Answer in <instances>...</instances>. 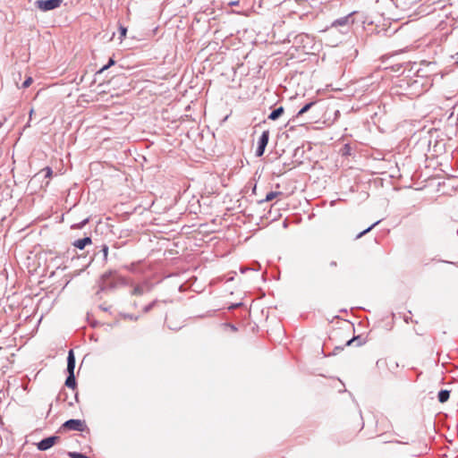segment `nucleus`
<instances>
[{
	"instance_id": "obj_1",
	"label": "nucleus",
	"mask_w": 458,
	"mask_h": 458,
	"mask_svg": "<svg viewBox=\"0 0 458 458\" xmlns=\"http://www.w3.org/2000/svg\"><path fill=\"white\" fill-rule=\"evenodd\" d=\"M62 428L64 430L84 431L86 423L81 420H69L63 424Z\"/></svg>"
},
{
	"instance_id": "obj_2",
	"label": "nucleus",
	"mask_w": 458,
	"mask_h": 458,
	"mask_svg": "<svg viewBox=\"0 0 458 458\" xmlns=\"http://www.w3.org/2000/svg\"><path fill=\"white\" fill-rule=\"evenodd\" d=\"M63 0H38L36 5L41 11L54 10L61 5Z\"/></svg>"
},
{
	"instance_id": "obj_3",
	"label": "nucleus",
	"mask_w": 458,
	"mask_h": 458,
	"mask_svg": "<svg viewBox=\"0 0 458 458\" xmlns=\"http://www.w3.org/2000/svg\"><path fill=\"white\" fill-rule=\"evenodd\" d=\"M269 131H264L258 141V148L256 151L257 157H261L264 154L265 148L268 143Z\"/></svg>"
},
{
	"instance_id": "obj_4",
	"label": "nucleus",
	"mask_w": 458,
	"mask_h": 458,
	"mask_svg": "<svg viewBox=\"0 0 458 458\" xmlns=\"http://www.w3.org/2000/svg\"><path fill=\"white\" fill-rule=\"evenodd\" d=\"M58 440V437H49L43 440H41L39 443H38L37 446L38 449L40 451H45L52 447L56 441Z\"/></svg>"
},
{
	"instance_id": "obj_5",
	"label": "nucleus",
	"mask_w": 458,
	"mask_h": 458,
	"mask_svg": "<svg viewBox=\"0 0 458 458\" xmlns=\"http://www.w3.org/2000/svg\"><path fill=\"white\" fill-rule=\"evenodd\" d=\"M376 368L379 375H385L387 373L388 361L386 358L379 359L376 363Z\"/></svg>"
},
{
	"instance_id": "obj_6",
	"label": "nucleus",
	"mask_w": 458,
	"mask_h": 458,
	"mask_svg": "<svg viewBox=\"0 0 458 458\" xmlns=\"http://www.w3.org/2000/svg\"><path fill=\"white\" fill-rule=\"evenodd\" d=\"M75 369V357L72 350L69 351L67 358V370L69 374H74Z\"/></svg>"
},
{
	"instance_id": "obj_7",
	"label": "nucleus",
	"mask_w": 458,
	"mask_h": 458,
	"mask_svg": "<svg viewBox=\"0 0 458 458\" xmlns=\"http://www.w3.org/2000/svg\"><path fill=\"white\" fill-rule=\"evenodd\" d=\"M91 242H92L89 237H85L75 241L73 245L80 250H83L87 245L91 244Z\"/></svg>"
},
{
	"instance_id": "obj_8",
	"label": "nucleus",
	"mask_w": 458,
	"mask_h": 458,
	"mask_svg": "<svg viewBox=\"0 0 458 458\" xmlns=\"http://www.w3.org/2000/svg\"><path fill=\"white\" fill-rule=\"evenodd\" d=\"M332 27H350V19H349V16H345V17H343V18H340L336 21H335L333 23H332Z\"/></svg>"
},
{
	"instance_id": "obj_9",
	"label": "nucleus",
	"mask_w": 458,
	"mask_h": 458,
	"mask_svg": "<svg viewBox=\"0 0 458 458\" xmlns=\"http://www.w3.org/2000/svg\"><path fill=\"white\" fill-rule=\"evenodd\" d=\"M284 107L280 106L276 109H275L271 114L268 115V118L270 120H276L278 117H280L284 114Z\"/></svg>"
},
{
	"instance_id": "obj_10",
	"label": "nucleus",
	"mask_w": 458,
	"mask_h": 458,
	"mask_svg": "<svg viewBox=\"0 0 458 458\" xmlns=\"http://www.w3.org/2000/svg\"><path fill=\"white\" fill-rule=\"evenodd\" d=\"M65 386L72 389L75 388L76 381H75L74 374H69L68 377L65 380Z\"/></svg>"
},
{
	"instance_id": "obj_11",
	"label": "nucleus",
	"mask_w": 458,
	"mask_h": 458,
	"mask_svg": "<svg viewBox=\"0 0 458 458\" xmlns=\"http://www.w3.org/2000/svg\"><path fill=\"white\" fill-rule=\"evenodd\" d=\"M450 392L448 390H441L438 393V401L440 403H445L449 399Z\"/></svg>"
},
{
	"instance_id": "obj_12",
	"label": "nucleus",
	"mask_w": 458,
	"mask_h": 458,
	"mask_svg": "<svg viewBox=\"0 0 458 458\" xmlns=\"http://www.w3.org/2000/svg\"><path fill=\"white\" fill-rule=\"evenodd\" d=\"M315 103L314 102H310V103H308L306 104L297 114V116H301L303 114H305L306 112H308L311 106L314 105Z\"/></svg>"
},
{
	"instance_id": "obj_13",
	"label": "nucleus",
	"mask_w": 458,
	"mask_h": 458,
	"mask_svg": "<svg viewBox=\"0 0 458 458\" xmlns=\"http://www.w3.org/2000/svg\"><path fill=\"white\" fill-rule=\"evenodd\" d=\"M280 194L278 191H270L266 195L265 201H271Z\"/></svg>"
},
{
	"instance_id": "obj_14",
	"label": "nucleus",
	"mask_w": 458,
	"mask_h": 458,
	"mask_svg": "<svg viewBox=\"0 0 458 458\" xmlns=\"http://www.w3.org/2000/svg\"><path fill=\"white\" fill-rule=\"evenodd\" d=\"M40 173H44L45 177L50 178L52 176L53 171L50 167L47 166V167H45L44 169H42L40 171Z\"/></svg>"
},
{
	"instance_id": "obj_15",
	"label": "nucleus",
	"mask_w": 458,
	"mask_h": 458,
	"mask_svg": "<svg viewBox=\"0 0 458 458\" xmlns=\"http://www.w3.org/2000/svg\"><path fill=\"white\" fill-rule=\"evenodd\" d=\"M69 455L72 457V458H89L88 456H86L85 454H80V453H69Z\"/></svg>"
},
{
	"instance_id": "obj_16",
	"label": "nucleus",
	"mask_w": 458,
	"mask_h": 458,
	"mask_svg": "<svg viewBox=\"0 0 458 458\" xmlns=\"http://www.w3.org/2000/svg\"><path fill=\"white\" fill-rule=\"evenodd\" d=\"M32 82H33L32 78H31V77H28V78L24 81V82H23V84H22V87H23L24 89H26V88L30 87V86L31 85V83H32Z\"/></svg>"
},
{
	"instance_id": "obj_17",
	"label": "nucleus",
	"mask_w": 458,
	"mask_h": 458,
	"mask_svg": "<svg viewBox=\"0 0 458 458\" xmlns=\"http://www.w3.org/2000/svg\"><path fill=\"white\" fill-rule=\"evenodd\" d=\"M143 293V290L141 287L140 286H136L133 291H132V294L133 295H141Z\"/></svg>"
},
{
	"instance_id": "obj_18",
	"label": "nucleus",
	"mask_w": 458,
	"mask_h": 458,
	"mask_svg": "<svg viewBox=\"0 0 458 458\" xmlns=\"http://www.w3.org/2000/svg\"><path fill=\"white\" fill-rule=\"evenodd\" d=\"M378 222H376L375 224H373L370 227H369L368 229L364 230L363 232L360 233L358 234V237H361L362 235H364L366 233H368L369 231H370L376 225H377Z\"/></svg>"
},
{
	"instance_id": "obj_19",
	"label": "nucleus",
	"mask_w": 458,
	"mask_h": 458,
	"mask_svg": "<svg viewBox=\"0 0 458 458\" xmlns=\"http://www.w3.org/2000/svg\"><path fill=\"white\" fill-rule=\"evenodd\" d=\"M120 31H121V37L123 38L126 37V32H127V30L126 28L124 27H121L120 28Z\"/></svg>"
},
{
	"instance_id": "obj_20",
	"label": "nucleus",
	"mask_w": 458,
	"mask_h": 458,
	"mask_svg": "<svg viewBox=\"0 0 458 458\" xmlns=\"http://www.w3.org/2000/svg\"><path fill=\"white\" fill-rule=\"evenodd\" d=\"M357 341H359V339L357 337H353V338H352V339L347 341L346 345H351L352 344H353V343H355Z\"/></svg>"
},
{
	"instance_id": "obj_21",
	"label": "nucleus",
	"mask_w": 458,
	"mask_h": 458,
	"mask_svg": "<svg viewBox=\"0 0 458 458\" xmlns=\"http://www.w3.org/2000/svg\"><path fill=\"white\" fill-rule=\"evenodd\" d=\"M114 64V59H112V58H111V59L109 60L108 64L103 67V70L107 69L109 66L113 65Z\"/></svg>"
},
{
	"instance_id": "obj_22",
	"label": "nucleus",
	"mask_w": 458,
	"mask_h": 458,
	"mask_svg": "<svg viewBox=\"0 0 458 458\" xmlns=\"http://www.w3.org/2000/svg\"><path fill=\"white\" fill-rule=\"evenodd\" d=\"M229 327L231 328V330H236V328L233 326L229 325Z\"/></svg>"
},
{
	"instance_id": "obj_23",
	"label": "nucleus",
	"mask_w": 458,
	"mask_h": 458,
	"mask_svg": "<svg viewBox=\"0 0 458 458\" xmlns=\"http://www.w3.org/2000/svg\"><path fill=\"white\" fill-rule=\"evenodd\" d=\"M457 55H458V52H457Z\"/></svg>"
}]
</instances>
